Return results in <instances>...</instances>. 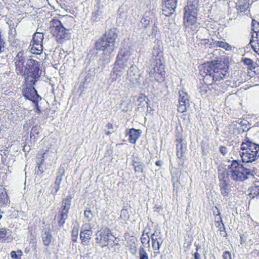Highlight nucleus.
<instances>
[{
  "label": "nucleus",
  "mask_w": 259,
  "mask_h": 259,
  "mask_svg": "<svg viewBox=\"0 0 259 259\" xmlns=\"http://www.w3.org/2000/svg\"><path fill=\"white\" fill-rule=\"evenodd\" d=\"M161 3L162 12L165 16L169 17L175 12L178 0H162Z\"/></svg>",
  "instance_id": "obj_17"
},
{
  "label": "nucleus",
  "mask_w": 259,
  "mask_h": 259,
  "mask_svg": "<svg viewBox=\"0 0 259 259\" xmlns=\"http://www.w3.org/2000/svg\"><path fill=\"white\" fill-rule=\"evenodd\" d=\"M150 238L152 247L155 255H156L160 252L159 250L164 240L163 236L160 231L156 230L151 234Z\"/></svg>",
  "instance_id": "obj_16"
},
{
  "label": "nucleus",
  "mask_w": 259,
  "mask_h": 259,
  "mask_svg": "<svg viewBox=\"0 0 259 259\" xmlns=\"http://www.w3.org/2000/svg\"><path fill=\"white\" fill-rule=\"evenodd\" d=\"M141 22L142 24L144 25V27H147L148 26L150 25V19H147V17H143L142 18Z\"/></svg>",
  "instance_id": "obj_48"
},
{
  "label": "nucleus",
  "mask_w": 259,
  "mask_h": 259,
  "mask_svg": "<svg viewBox=\"0 0 259 259\" xmlns=\"http://www.w3.org/2000/svg\"><path fill=\"white\" fill-rule=\"evenodd\" d=\"M30 252V248L29 247H27L24 249V252L26 253H28Z\"/></svg>",
  "instance_id": "obj_57"
},
{
  "label": "nucleus",
  "mask_w": 259,
  "mask_h": 259,
  "mask_svg": "<svg viewBox=\"0 0 259 259\" xmlns=\"http://www.w3.org/2000/svg\"><path fill=\"white\" fill-rule=\"evenodd\" d=\"M120 77L119 75H117L111 71L109 75L108 80L110 84H111L117 80L119 81L120 80Z\"/></svg>",
  "instance_id": "obj_41"
},
{
  "label": "nucleus",
  "mask_w": 259,
  "mask_h": 259,
  "mask_svg": "<svg viewBox=\"0 0 259 259\" xmlns=\"http://www.w3.org/2000/svg\"><path fill=\"white\" fill-rule=\"evenodd\" d=\"M105 134L106 135L109 136L111 134V132H110V131H107L106 132Z\"/></svg>",
  "instance_id": "obj_60"
},
{
  "label": "nucleus",
  "mask_w": 259,
  "mask_h": 259,
  "mask_svg": "<svg viewBox=\"0 0 259 259\" xmlns=\"http://www.w3.org/2000/svg\"><path fill=\"white\" fill-rule=\"evenodd\" d=\"M111 236L112 233L108 228H101L96 232V243L102 247L107 246L109 244L110 237Z\"/></svg>",
  "instance_id": "obj_11"
},
{
  "label": "nucleus",
  "mask_w": 259,
  "mask_h": 259,
  "mask_svg": "<svg viewBox=\"0 0 259 259\" xmlns=\"http://www.w3.org/2000/svg\"><path fill=\"white\" fill-rule=\"evenodd\" d=\"M118 37L116 28H111L106 31L95 43V48L102 51L104 56H110L115 50L116 40Z\"/></svg>",
  "instance_id": "obj_2"
},
{
  "label": "nucleus",
  "mask_w": 259,
  "mask_h": 259,
  "mask_svg": "<svg viewBox=\"0 0 259 259\" xmlns=\"http://www.w3.org/2000/svg\"><path fill=\"white\" fill-rule=\"evenodd\" d=\"M147 98V96L143 93L139 95L138 98L137 99V106L138 109L145 107L144 102H146V99Z\"/></svg>",
  "instance_id": "obj_37"
},
{
  "label": "nucleus",
  "mask_w": 259,
  "mask_h": 259,
  "mask_svg": "<svg viewBox=\"0 0 259 259\" xmlns=\"http://www.w3.org/2000/svg\"><path fill=\"white\" fill-rule=\"evenodd\" d=\"M203 78V83L199 88V92L201 96H204L207 94H209L214 96H218L224 93V91H220L215 90L214 89L213 82L210 79L208 78V76L204 75Z\"/></svg>",
  "instance_id": "obj_10"
},
{
  "label": "nucleus",
  "mask_w": 259,
  "mask_h": 259,
  "mask_svg": "<svg viewBox=\"0 0 259 259\" xmlns=\"http://www.w3.org/2000/svg\"><path fill=\"white\" fill-rule=\"evenodd\" d=\"M26 56L24 51H20L14 59L16 71L17 74H23L24 73V63Z\"/></svg>",
  "instance_id": "obj_18"
},
{
  "label": "nucleus",
  "mask_w": 259,
  "mask_h": 259,
  "mask_svg": "<svg viewBox=\"0 0 259 259\" xmlns=\"http://www.w3.org/2000/svg\"><path fill=\"white\" fill-rule=\"evenodd\" d=\"M139 259H149L148 254L145 248L141 246L139 249Z\"/></svg>",
  "instance_id": "obj_43"
},
{
  "label": "nucleus",
  "mask_w": 259,
  "mask_h": 259,
  "mask_svg": "<svg viewBox=\"0 0 259 259\" xmlns=\"http://www.w3.org/2000/svg\"><path fill=\"white\" fill-rule=\"evenodd\" d=\"M251 26L252 31L256 33V36L259 35V22L253 19Z\"/></svg>",
  "instance_id": "obj_42"
},
{
  "label": "nucleus",
  "mask_w": 259,
  "mask_h": 259,
  "mask_svg": "<svg viewBox=\"0 0 259 259\" xmlns=\"http://www.w3.org/2000/svg\"><path fill=\"white\" fill-rule=\"evenodd\" d=\"M190 104H187V103L182 101H178V104L177 105V110L179 112L181 113L186 112Z\"/></svg>",
  "instance_id": "obj_36"
},
{
  "label": "nucleus",
  "mask_w": 259,
  "mask_h": 259,
  "mask_svg": "<svg viewBox=\"0 0 259 259\" xmlns=\"http://www.w3.org/2000/svg\"><path fill=\"white\" fill-rule=\"evenodd\" d=\"M50 31L56 41L62 44L70 38L71 33L60 20L54 18L50 21Z\"/></svg>",
  "instance_id": "obj_5"
},
{
  "label": "nucleus",
  "mask_w": 259,
  "mask_h": 259,
  "mask_svg": "<svg viewBox=\"0 0 259 259\" xmlns=\"http://www.w3.org/2000/svg\"><path fill=\"white\" fill-rule=\"evenodd\" d=\"M176 143L177 157L180 161H182L183 164L185 160V153L187 148V143L181 135L176 136Z\"/></svg>",
  "instance_id": "obj_13"
},
{
  "label": "nucleus",
  "mask_w": 259,
  "mask_h": 259,
  "mask_svg": "<svg viewBox=\"0 0 259 259\" xmlns=\"http://www.w3.org/2000/svg\"><path fill=\"white\" fill-rule=\"evenodd\" d=\"M33 247H34V249L35 250L36 249V243H34Z\"/></svg>",
  "instance_id": "obj_61"
},
{
  "label": "nucleus",
  "mask_w": 259,
  "mask_h": 259,
  "mask_svg": "<svg viewBox=\"0 0 259 259\" xmlns=\"http://www.w3.org/2000/svg\"><path fill=\"white\" fill-rule=\"evenodd\" d=\"M2 215L0 213V220L2 218Z\"/></svg>",
  "instance_id": "obj_62"
},
{
  "label": "nucleus",
  "mask_w": 259,
  "mask_h": 259,
  "mask_svg": "<svg viewBox=\"0 0 259 259\" xmlns=\"http://www.w3.org/2000/svg\"><path fill=\"white\" fill-rule=\"evenodd\" d=\"M16 252L17 253V255H18V256H20L21 257V256L23 254L22 250L20 249H18Z\"/></svg>",
  "instance_id": "obj_56"
},
{
  "label": "nucleus",
  "mask_w": 259,
  "mask_h": 259,
  "mask_svg": "<svg viewBox=\"0 0 259 259\" xmlns=\"http://www.w3.org/2000/svg\"><path fill=\"white\" fill-rule=\"evenodd\" d=\"M241 150L243 162H252L259 157V145L252 143L247 136L241 145Z\"/></svg>",
  "instance_id": "obj_4"
},
{
  "label": "nucleus",
  "mask_w": 259,
  "mask_h": 259,
  "mask_svg": "<svg viewBox=\"0 0 259 259\" xmlns=\"http://www.w3.org/2000/svg\"><path fill=\"white\" fill-rule=\"evenodd\" d=\"M41 99H38L36 100L37 102H36L35 101L32 102V103H34V105H35V107H34L35 112L38 115H39L41 112L40 107L39 106V104H38L39 102L40 101H41Z\"/></svg>",
  "instance_id": "obj_46"
},
{
  "label": "nucleus",
  "mask_w": 259,
  "mask_h": 259,
  "mask_svg": "<svg viewBox=\"0 0 259 259\" xmlns=\"http://www.w3.org/2000/svg\"><path fill=\"white\" fill-rule=\"evenodd\" d=\"M215 209H217L218 213L215 214V216L214 223H215V226L217 228H219L220 226H221L222 225H223L224 224L222 221V217L221 216L220 212H219L217 207H215Z\"/></svg>",
  "instance_id": "obj_39"
},
{
  "label": "nucleus",
  "mask_w": 259,
  "mask_h": 259,
  "mask_svg": "<svg viewBox=\"0 0 259 259\" xmlns=\"http://www.w3.org/2000/svg\"><path fill=\"white\" fill-rule=\"evenodd\" d=\"M200 247L199 245H196V252H198V250L200 249Z\"/></svg>",
  "instance_id": "obj_59"
},
{
  "label": "nucleus",
  "mask_w": 259,
  "mask_h": 259,
  "mask_svg": "<svg viewBox=\"0 0 259 259\" xmlns=\"http://www.w3.org/2000/svg\"><path fill=\"white\" fill-rule=\"evenodd\" d=\"M249 193L248 196L251 199L259 196V182L255 183L248 189Z\"/></svg>",
  "instance_id": "obj_26"
},
{
  "label": "nucleus",
  "mask_w": 259,
  "mask_h": 259,
  "mask_svg": "<svg viewBox=\"0 0 259 259\" xmlns=\"http://www.w3.org/2000/svg\"><path fill=\"white\" fill-rule=\"evenodd\" d=\"M141 131L132 128L129 130L126 135L129 136L128 141L132 144H135L140 137Z\"/></svg>",
  "instance_id": "obj_21"
},
{
  "label": "nucleus",
  "mask_w": 259,
  "mask_h": 259,
  "mask_svg": "<svg viewBox=\"0 0 259 259\" xmlns=\"http://www.w3.org/2000/svg\"><path fill=\"white\" fill-rule=\"evenodd\" d=\"M44 39L43 32L38 31V28L32 36L29 48L33 54L40 55L43 51L42 42Z\"/></svg>",
  "instance_id": "obj_9"
},
{
  "label": "nucleus",
  "mask_w": 259,
  "mask_h": 259,
  "mask_svg": "<svg viewBox=\"0 0 259 259\" xmlns=\"http://www.w3.org/2000/svg\"><path fill=\"white\" fill-rule=\"evenodd\" d=\"M84 216L87 221L90 222L92 220L94 217V214L92 210L89 208H87L84 211Z\"/></svg>",
  "instance_id": "obj_44"
},
{
  "label": "nucleus",
  "mask_w": 259,
  "mask_h": 259,
  "mask_svg": "<svg viewBox=\"0 0 259 259\" xmlns=\"http://www.w3.org/2000/svg\"><path fill=\"white\" fill-rule=\"evenodd\" d=\"M45 153H43L41 154L40 157H37L39 161L37 162V166L35 168V173L39 176H41L44 172L42 165L44 164L45 162Z\"/></svg>",
  "instance_id": "obj_25"
},
{
  "label": "nucleus",
  "mask_w": 259,
  "mask_h": 259,
  "mask_svg": "<svg viewBox=\"0 0 259 259\" xmlns=\"http://www.w3.org/2000/svg\"><path fill=\"white\" fill-rule=\"evenodd\" d=\"M126 66V65L125 64L115 61L112 71L121 77L122 75V71Z\"/></svg>",
  "instance_id": "obj_27"
},
{
  "label": "nucleus",
  "mask_w": 259,
  "mask_h": 259,
  "mask_svg": "<svg viewBox=\"0 0 259 259\" xmlns=\"http://www.w3.org/2000/svg\"><path fill=\"white\" fill-rule=\"evenodd\" d=\"M219 179L221 193L225 197L227 196L230 192V186L228 183L229 178L226 177L225 174L220 172Z\"/></svg>",
  "instance_id": "obj_20"
},
{
  "label": "nucleus",
  "mask_w": 259,
  "mask_h": 259,
  "mask_svg": "<svg viewBox=\"0 0 259 259\" xmlns=\"http://www.w3.org/2000/svg\"><path fill=\"white\" fill-rule=\"evenodd\" d=\"M11 256L13 259H21L20 256L17 255V253L15 251H12L10 253Z\"/></svg>",
  "instance_id": "obj_51"
},
{
  "label": "nucleus",
  "mask_w": 259,
  "mask_h": 259,
  "mask_svg": "<svg viewBox=\"0 0 259 259\" xmlns=\"http://www.w3.org/2000/svg\"><path fill=\"white\" fill-rule=\"evenodd\" d=\"M222 173L226 174V177L230 178L232 180L236 182H242L248 178L250 174V170L245 168L238 160H233L228 165L226 170Z\"/></svg>",
  "instance_id": "obj_3"
},
{
  "label": "nucleus",
  "mask_w": 259,
  "mask_h": 259,
  "mask_svg": "<svg viewBox=\"0 0 259 259\" xmlns=\"http://www.w3.org/2000/svg\"><path fill=\"white\" fill-rule=\"evenodd\" d=\"M128 52L126 50H123L122 49L120 50V51L118 52L117 54L115 61L118 62L120 63H122L126 65V63L127 62V59H124V58L127 56H128Z\"/></svg>",
  "instance_id": "obj_24"
},
{
  "label": "nucleus",
  "mask_w": 259,
  "mask_h": 259,
  "mask_svg": "<svg viewBox=\"0 0 259 259\" xmlns=\"http://www.w3.org/2000/svg\"><path fill=\"white\" fill-rule=\"evenodd\" d=\"M219 230L221 232H224L225 234H226V235H227V234H226V232L225 231V226H224V225H222L221 226H220V227H219Z\"/></svg>",
  "instance_id": "obj_54"
},
{
  "label": "nucleus",
  "mask_w": 259,
  "mask_h": 259,
  "mask_svg": "<svg viewBox=\"0 0 259 259\" xmlns=\"http://www.w3.org/2000/svg\"><path fill=\"white\" fill-rule=\"evenodd\" d=\"M25 72L27 74V79L32 78L29 80L30 82H31L32 84H35L41 74L39 62L32 59H28L25 66Z\"/></svg>",
  "instance_id": "obj_7"
},
{
  "label": "nucleus",
  "mask_w": 259,
  "mask_h": 259,
  "mask_svg": "<svg viewBox=\"0 0 259 259\" xmlns=\"http://www.w3.org/2000/svg\"><path fill=\"white\" fill-rule=\"evenodd\" d=\"M93 231L90 224L83 225L80 232V238L83 245H88L93 235Z\"/></svg>",
  "instance_id": "obj_19"
},
{
  "label": "nucleus",
  "mask_w": 259,
  "mask_h": 259,
  "mask_svg": "<svg viewBox=\"0 0 259 259\" xmlns=\"http://www.w3.org/2000/svg\"><path fill=\"white\" fill-rule=\"evenodd\" d=\"M132 165L134 168V171L136 172H143L144 170V164L143 162L136 161L135 159L132 160Z\"/></svg>",
  "instance_id": "obj_28"
},
{
  "label": "nucleus",
  "mask_w": 259,
  "mask_h": 259,
  "mask_svg": "<svg viewBox=\"0 0 259 259\" xmlns=\"http://www.w3.org/2000/svg\"><path fill=\"white\" fill-rule=\"evenodd\" d=\"M78 227L77 226H74L71 231V239L73 242L77 241L78 235Z\"/></svg>",
  "instance_id": "obj_40"
},
{
  "label": "nucleus",
  "mask_w": 259,
  "mask_h": 259,
  "mask_svg": "<svg viewBox=\"0 0 259 259\" xmlns=\"http://www.w3.org/2000/svg\"><path fill=\"white\" fill-rule=\"evenodd\" d=\"M44 236L42 238V241L43 244L45 246H49L52 242V235L51 233L49 231L45 232L44 233Z\"/></svg>",
  "instance_id": "obj_31"
},
{
  "label": "nucleus",
  "mask_w": 259,
  "mask_h": 259,
  "mask_svg": "<svg viewBox=\"0 0 259 259\" xmlns=\"http://www.w3.org/2000/svg\"><path fill=\"white\" fill-rule=\"evenodd\" d=\"M242 62L247 66L248 69L250 70H252L256 68L255 63L250 58H245L243 59Z\"/></svg>",
  "instance_id": "obj_34"
},
{
  "label": "nucleus",
  "mask_w": 259,
  "mask_h": 259,
  "mask_svg": "<svg viewBox=\"0 0 259 259\" xmlns=\"http://www.w3.org/2000/svg\"><path fill=\"white\" fill-rule=\"evenodd\" d=\"M72 199V196L68 195L62 201L58 214L56 217L58 225L60 227L63 226L68 218Z\"/></svg>",
  "instance_id": "obj_8"
},
{
  "label": "nucleus",
  "mask_w": 259,
  "mask_h": 259,
  "mask_svg": "<svg viewBox=\"0 0 259 259\" xmlns=\"http://www.w3.org/2000/svg\"><path fill=\"white\" fill-rule=\"evenodd\" d=\"M4 47L3 39L2 37V32L0 30V53L2 52V48Z\"/></svg>",
  "instance_id": "obj_52"
},
{
  "label": "nucleus",
  "mask_w": 259,
  "mask_h": 259,
  "mask_svg": "<svg viewBox=\"0 0 259 259\" xmlns=\"http://www.w3.org/2000/svg\"><path fill=\"white\" fill-rule=\"evenodd\" d=\"M223 257L224 259H232L231 254L229 251H226L223 253Z\"/></svg>",
  "instance_id": "obj_50"
},
{
  "label": "nucleus",
  "mask_w": 259,
  "mask_h": 259,
  "mask_svg": "<svg viewBox=\"0 0 259 259\" xmlns=\"http://www.w3.org/2000/svg\"><path fill=\"white\" fill-rule=\"evenodd\" d=\"M149 234V232H146V230L143 231L141 237V241L143 245L149 243L151 238Z\"/></svg>",
  "instance_id": "obj_38"
},
{
  "label": "nucleus",
  "mask_w": 259,
  "mask_h": 259,
  "mask_svg": "<svg viewBox=\"0 0 259 259\" xmlns=\"http://www.w3.org/2000/svg\"><path fill=\"white\" fill-rule=\"evenodd\" d=\"M198 11L184 10L183 25L185 31L194 34L197 32L200 27V24L197 21Z\"/></svg>",
  "instance_id": "obj_6"
},
{
  "label": "nucleus",
  "mask_w": 259,
  "mask_h": 259,
  "mask_svg": "<svg viewBox=\"0 0 259 259\" xmlns=\"http://www.w3.org/2000/svg\"><path fill=\"white\" fill-rule=\"evenodd\" d=\"M107 128L109 130L110 129H112L113 128V125L112 124V123H108L107 124H106V126Z\"/></svg>",
  "instance_id": "obj_55"
},
{
  "label": "nucleus",
  "mask_w": 259,
  "mask_h": 259,
  "mask_svg": "<svg viewBox=\"0 0 259 259\" xmlns=\"http://www.w3.org/2000/svg\"><path fill=\"white\" fill-rule=\"evenodd\" d=\"M35 84L30 82L29 84H26L22 89L23 96L27 100L32 102H36V100L42 99L41 96L37 93V91L34 87Z\"/></svg>",
  "instance_id": "obj_14"
},
{
  "label": "nucleus",
  "mask_w": 259,
  "mask_h": 259,
  "mask_svg": "<svg viewBox=\"0 0 259 259\" xmlns=\"http://www.w3.org/2000/svg\"><path fill=\"white\" fill-rule=\"evenodd\" d=\"M59 170V175L56 177V180L55 182V184L57 185V187L54 193L55 194H56L57 193V192L59 191L60 189V185L62 181V177L65 174V171L63 168H62V169H60Z\"/></svg>",
  "instance_id": "obj_30"
},
{
  "label": "nucleus",
  "mask_w": 259,
  "mask_h": 259,
  "mask_svg": "<svg viewBox=\"0 0 259 259\" xmlns=\"http://www.w3.org/2000/svg\"><path fill=\"white\" fill-rule=\"evenodd\" d=\"M155 164H156V165H157L158 166H161V161H160V160L156 161V162H155Z\"/></svg>",
  "instance_id": "obj_58"
},
{
  "label": "nucleus",
  "mask_w": 259,
  "mask_h": 259,
  "mask_svg": "<svg viewBox=\"0 0 259 259\" xmlns=\"http://www.w3.org/2000/svg\"><path fill=\"white\" fill-rule=\"evenodd\" d=\"M194 258L192 259H200V254L198 252H195L193 254Z\"/></svg>",
  "instance_id": "obj_53"
},
{
  "label": "nucleus",
  "mask_w": 259,
  "mask_h": 259,
  "mask_svg": "<svg viewBox=\"0 0 259 259\" xmlns=\"http://www.w3.org/2000/svg\"><path fill=\"white\" fill-rule=\"evenodd\" d=\"M219 150H220V153L223 155H225L227 154V153L228 152L227 147L225 146H220Z\"/></svg>",
  "instance_id": "obj_49"
},
{
  "label": "nucleus",
  "mask_w": 259,
  "mask_h": 259,
  "mask_svg": "<svg viewBox=\"0 0 259 259\" xmlns=\"http://www.w3.org/2000/svg\"><path fill=\"white\" fill-rule=\"evenodd\" d=\"M165 66L164 64L154 65V67L149 72V76L158 82L164 81L166 77Z\"/></svg>",
  "instance_id": "obj_12"
},
{
  "label": "nucleus",
  "mask_w": 259,
  "mask_h": 259,
  "mask_svg": "<svg viewBox=\"0 0 259 259\" xmlns=\"http://www.w3.org/2000/svg\"><path fill=\"white\" fill-rule=\"evenodd\" d=\"M126 246L128 247L131 253L135 254L137 252V246L136 243L134 241L131 244L127 243Z\"/></svg>",
  "instance_id": "obj_45"
},
{
  "label": "nucleus",
  "mask_w": 259,
  "mask_h": 259,
  "mask_svg": "<svg viewBox=\"0 0 259 259\" xmlns=\"http://www.w3.org/2000/svg\"><path fill=\"white\" fill-rule=\"evenodd\" d=\"M39 133V129L37 126H34L32 127L31 132H30V137L31 138L32 136H34V134L38 135Z\"/></svg>",
  "instance_id": "obj_47"
},
{
  "label": "nucleus",
  "mask_w": 259,
  "mask_h": 259,
  "mask_svg": "<svg viewBox=\"0 0 259 259\" xmlns=\"http://www.w3.org/2000/svg\"><path fill=\"white\" fill-rule=\"evenodd\" d=\"M7 230L5 228H0V242H5L11 239V238L7 236Z\"/></svg>",
  "instance_id": "obj_35"
},
{
  "label": "nucleus",
  "mask_w": 259,
  "mask_h": 259,
  "mask_svg": "<svg viewBox=\"0 0 259 259\" xmlns=\"http://www.w3.org/2000/svg\"><path fill=\"white\" fill-rule=\"evenodd\" d=\"M200 72L213 82L215 90H226L228 84L224 79L229 74V65L224 61L214 60L207 62L203 64Z\"/></svg>",
  "instance_id": "obj_1"
},
{
  "label": "nucleus",
  "mask_w": 259,
  "mask_h": 259,
  "mask_svg": "<svg viewBox=\"0 0 259 259\" xmlns=\"http://www.w3.org/2000/svg\"><path fill=\"white\" fill-rule=\"evenodd\" d=\"M178 101L184 102L189 104V96L187 93L183 90L179 91Z\"/></svg>",
  "instance_id": "obj_33"
},
{
  "label": "nucleus",
  "mask_w": 259,
  "mask_h": 259,
  "mask_svg": "<svg viewBox=\"0 0 259 259\" xmlns=\"http://www.w3.org/2000/svg\"><path fill=\"white\" fill-rule=\"evenodd\" d=\"M152 54L154 65L164 64L165 61L163 56V47L161 44L157 43L155 45Z\"/></svg>",
  "instance_id": "obj_15"
},
{
  "label": "nucleus",
  "mask_w": 259,
  "mask_h": 259,
  "mask_svg": "<svg viewBox=\"0 0 259 259\" xmlns=\"http://www.w3.org/2000/svg\"><path fill=\"white\" fill-rule=\"evenodd\" d=\"M211 45L214 48H222L226 50H229L231 49V46L228 43L223 41H215Z\"/></svg>",
  "instance_id": "obj_29"
},
{
  "label": "nucleus",
  "mask_w": 259,
  "mask_h": 259,
  "mask_svg": "<svg viewBox=\"0 0 259 259\" xmlns=\"http://www.w3.org/2000/svg\"><path fill=\"white\" fill-rule=\"evenodd\" d=\"M9 200L7 192L0 193V206L5 207L9 203Z\"/></svg>",
  "instance_id": "obj_32"
},
{
  "label": "nucleus",
  "mask_w": 259,
  "mask_h": 259,
  "mask_svg": "<svg viewBox=\"0 0 259 259\" xmlns=\"http://www.w3.org/2000/svg\"><path fill=\"white\" fill-rule=\"evenodd\" d=\"M199 0H187V5L184 8V10L198 11Z\"/></svg>",
  "instance_id": "obj_23"
},
{
  "label": "nucleus",
  "mask_w": 259,
  "mask_h": 259,
  "mask_svg": "<svg viewBox=\"0 0 259 259\" xmlns=\"http://www.w3.org/2000/svg\"><path fill=\"white\" fill-rule=\"evenodd\" d=\"M249 0H237L236 9L240 12H245L249 7Z\"/></svg>",
  "instance_id": "obj_22"
}]
</instances>
